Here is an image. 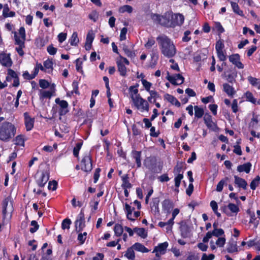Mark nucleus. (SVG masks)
<instances>
[{"mask_svg": "<svg viewBox=\"0 0 260 260\" xmlns=\"http://www.w3.org/2000/svg\"><path fill=\"white\" fill-rule=\"evenodd\" d=\"M194 116L197 118H201L204 114V110L203 108L199 107L198 106H194Z\"/></svg>", "mask_w": 260, "mask_h": 260, "instance_id": "obj_39", "label": "nucleus"}, {"mask_svg": "<svg viewBox=\"0 0 260 260\" xmlns=\"http://www.w3.org/2000/svg\"><path fill=\"white\" fill-rule=\"evenodd\" d=\"M164 99L177 107L181 106V104L178 100L175 97L169 93H166L164 95Z\"/></svg>", "mask_w": 260, "mask_h": 260, "instance_id": "obj_17", "label": "nucleus"}, {"mask_svg": "<svg viewBox=\"0 0 260 260\" xmlns=\"http://www.w3.org/2000/svg\"><path fill=\"white\" fill-rule=\"evenodd\" d=\"M81 169L86 172H89L92 169V160L90 153L85 154L81 162Z\"/></svg>", "mask_w": 260, "mask_h": 260, "instance_id": "obj_3", "label": "nucleus"}, {"mask_svg": "<svg viewBox=\"0 0 260 260\" xmlns=\"http://www.w3.org/2000/svg\"><path fill=\"white\" fill-rule=\"evenodd\" d=\"M15 44L19 46L16 48V50L20 56H23L24 52L23 49L25 47V43L23 41H21L20 38L17 36L16 32H14Z\"/></svg>", "mask_w": 260, "mask_h": 260, "instance_id": "obj_9", "label": "nucleus"}, {"mask_svg": "<svg viewBox=\"0 0 260 260\" xmlns=\"http://www.w3.org/2000/svg\"><path fill=\"white\" fill-rule=\"evenodd\" d=\"M224 47V45L221 40H219L216 42L215 45V49L216 52L223 51Z\"/></svg>", "mask_w": 260, "mask_h": 260, "instance_id": "obj_57", "label": "nucleus"}, {"mask_svg": "<svg viewBox=\"0 0 260 260\" xmlns=\"http://www.w3.org/2000/svg\"><path fill=\"white\" fill-rule=\"evenodd\" d=\"M141 151L132 150V155L134 159H135L137 168H140L141 167Z\"/></svg>", "mask_w": 260, "mask_h": 260, "instance_id": "obj_21", "label": "nucleus"}, {"mask_svg": "<svg viewBox=\"0 0 260 260\" xmlns=\"http://www.w3.org/2000/svg\"><path fill=\"white\" fill-rule=\"evenodd\" d=\"M44 68L46 69L50 70L51 71H52L53 69V61L52 60H50L49 59H47L46 60L44 61Z\"/></svg>", "mask_w": 260, "mask_h": 260, "instance_id": "obj_55", "label": "nucleus"}, {"mask_svg": "<svg viewBox=\"0 0 260 260\" xmlns=\"http://www.w3.org/2000/svg\"><path fill=\"white\" fill-rule=\"evenodd\" d=\"M245 96L246 98V101L249 102L253 104H255L256 103V99L254 98L253 94L249 91H247L245 93Z\"/></svg>", "mask_w": 260, "mask_h": 260, "instance_id": "obj_41", "label": "nucleus"}, {"mask_svg": "<svg viewBox=\"0 0 260 260\" xmlns=\"http://www.w3.org/2000/svg\"><path fill=\"white\" fill-rule=\"evenodd\" d=\"M114 232L116 236L120 237L123 232V228L121 224L116 223L114 227Z\"/></svg>", "mask_w": 260, "mask_h": 260, "instance_id": "obj_40", "label": "nucleus"}, {"mask_svg": "<svg viewBox=\"0 0 260 260\" xmlns=\"http://www.w3.org/2000/svg\"><path fill=\"white\" fill-rule=\"evenodd\" d=\"M72 221L69 218H65L63 219L61 223V228L62 230L69 229Z\"/></svg>", "mask_w": 260, "mask_h": 260, "instance_id": "obj_52", "label": "nucleus"}, {"mask_svg": "<svg viewBox=\"0 0 260 260\" xmlns=\"http://www.w3.org/2000/svg\"><path fill=\"white\" fill-rule=\"evenodd\" d=\"M0 63L3 66L9 68L12 66L13 62L10 57V54L4 52L0 53Z\"/></svg>", "mask_w": 260, "mask_h": 260, "instance_id": "obj_10", "label": "nucleus"}, {"mask_svg": "<svg viewBox=\"0 0 260 260\" xmlns=\"http://www.w3.org/2000/svg\"><path fill=\"white\" fill-rule=\"evenodd\" d=\"M155 44V41L152 38H148L147 42L145 44V47L146 49H150L151 48L152 46H153Z\"/></svg>", "mask_w": 260, "mask_h": 260, "instance_id": "obj_64", "label": "nucleus"}, {"mask_svg": "<svg viewBox=\"0 0 260 260\" xmlns=\"http://www.w3.org/2000/svg\"><path fill=\"white\" fill-rule=\"evenodd\" d=\"M229 61L239 69H243L244 64L240 61V56L238 53L233 54L229 56Z\"/></svg>", "mask_w": 260, "mask_h": 260, "instance_id": "obj_8", "label": "nucleus"}, {"mask_svg": "<svg viewBox=\"0 0 260 260\" xmlns=\"http://www.w3.org/2000/svg\"><path fill=\"white\" fill-rule=\"evenodd\" d=\"M204 123L208 128L213 127V126L215 125V123L212 120V116L208 113H206L204 116Z\"/></svg>", "mask_w": 260, "mask_h": 260, "instance_id": "obj_23", "label": "nucleus"}, {"mask_svg": "<svg viewBox=\"0 0 260 260\" xmlns=\"http://www.w3.org/2000/svg\"><path fill=\"white\" fill-rule=\"evenodd\" d=\"M143 164L151 172L156 173V158L155 156L146 157L144 160Z\"/></svg>", "mask_w": 260, "mask_h": 260, "instance_id": "obj_4", "label": "nucleus"}, {"mask_svg": "<svg viewBox=\"0 0 260 260\" xmlns=\"http://www.w3.org/2000/svg\"><path fill=\"white\" fill-rule=\"evenodd\" d=\"M134 249V248L133 247V246L128 247L126 251L124 256L129 259L134 260L135 258V253Z\"/></svg>", "mask_w": 260, "mask_h": 260, "instance_id": "obj_35", "label": "nucleus"}, {"mask_svg": "<svg viewBox=\"0 0 260 260\" xmlns=\"http://www.w3.org/2000/svg\"><path fill=\"white\" fill-rule=\"evenodd\" d=\"M49 178V174L47 172H42L40 177L37 180L38 185L41 187L45 186Z\"/></svg>", "mask_w": 260, "mask_h": 260, "instance_id": "obj_15", "label": "nucleus"}, {"mask_svg": "<svg viewBox=\"0 0 260 260\" xmlns=\"http://www.w3.org/2000/svg\"><path fill=\"white\" fill-rule=\"evenodd\" d=\"M184 21V16L180 13L171 15V23L170 27H175L176 26H181Z\"/></svg>", "mask_w": 260, "mask_h": 260, "instance_id": "obj_6", "label": "nucleus"}, {"mask_svg": "<svg viewBox=\"0 0 260 260\" xmlns=\"http://www.w3.org/2000/svg\"><path fill=\"white\" fill-rule=\"evenodd\" d=\"M30 225L34 226L33 228H30L29 229V231L31 233H35L36 232H37V231H38V230L39 228V225L36 220L31 221Z\"/></svg>", "mask_w": 260, "mask_h": 260, "instance_id": "obj_59", "label": "nucleus"}, {"mask_svg": "<svg viewBox=\"0 0 260 260\" xmlns=\"http://www.w3.org/2000/svg\"><path fill=\"white\" fill-rule=\"evenodd\" d=\"M141 82L145 89L149 92V91L151 90H150V87L152 85V83L144 79L141 80Z\"/></svg>", "mask_w": 260, "mask_h": 260, "instance_id": "obj_62", "label": "nucleus"}, {"mask_svg": "<svg viewBox=\"0 0 260 260\" xmlns=\"http://www.w3.org/2000/svg\"><path fill=\"white\" fill-rule=\"evenodd\" d=\"M123 50L125 54L127 55L128 57H134L136 55L135 52L130 50L127 46H124L123 48Z\"/></svg>", "mask_w": 260, "mask_h": 260, "instance_id": "obj_58", "label": "nucleus"}, {"mask_svg": "<svg viewBox=\"0 0 260 260\" xmlns=\"http://www.w3.org/2000/svg\"><path fill=\"white\" fill-rule=\"evenodd\" d=\"M133 247H134L135 250L142 253H147L149 251V250L147 247L142 244L138 242L135 243L133 245Z\"/></svg>", "mask_w": 260, "mask_h": 260, "instance_id": "obj_26", "label": "nucleus"}, {"mask_svg": "<svg viewBox=\"0 0 260 260\" xmlns=\"http://www.w3.org/2000/svg\"><path fill=\"white\" fill-rule=\"evenodd\" d=\"M223 90L231 98H233L236 93L234 88L226 83L223 84Z\"/></svg>", "mask_w": 260, "mask_h": 260, "instance_id": "obj_18", "label": "nucleus"}, {"mask_svg": "<svg viewBox=\"0 0 260 260\" xmlns=\"http://www.w3.org/2000/svg\"><path fill=\"white\" fill-rule=\"evenodd\" d=\"M226 250L229 253H234L237 252L238 248L237 246V242L236 241L229 242Z\"/></svg>", "mask_w": 260, "mask_h": 260, "instance_id": "obj_33", "label": "nucleus"}, {"mask_svg": "<svg viewBox=\"0 0 260 260\" xmlns=\"http://www.w3.org/2000/svg\"><path fill=\"white\" fill-rule=\"evenodd\" d=\"M185 163L183 162L177 161V164L174 168V174H181L183 171V168L185 165Z\"/></svg>", "mask_w": 260, "mask_h": 260, "instance_id": "obj_31", "label": "nucleus"}, {"mask_svg": "<svg viewBox=\"0 0 260 260\" xmlns=\"http://www.w3.org/2000/svg\"><path fill=\"white\" fill-rule=\"evenodd\" d=\"M235 183L237 185L238 187L242 188L243 189H246L247 183L246 180L238 176H234Z\"/></svg>", "mask_w": 260, "mask_h": 260, "instance_id": "obj_20", "label": "nucleus"}, {"mask_svg": "<svg viewBox=\"0 0 260 260\" xmlns=\"http://www.w3.org/2000/svg\"><path fill=\"white\" fill-rule=\"evenodd\" d=\"M79 82L76 80H74L72 82V86L73 87V90L71 91V93L73 94L75 93L76 94L80 95L78 87Z\"/></svg>", "mask_w": 260, "mask_h": 260, "instance_id": "obj_53", "label": "nucleus"}, {"mask_svg": "<svg viewBox=\"0 0 260 260\" xmlns=\"http://www.w3.org/2000/svg\"><path fill=\"white\" fill-rule=\"evenodd\" d=\"M116 63L118 68V71L119 72L120 76L125 77L127 75V69L125 66L122 62L121 60H117Z\"/></svg>", "mask_w": 260, "mask_h": 260, "instance_id": "obj_22", "label": "nucleus"}, {"mask_svg": "<svg viewBox=\"0 0 260 260\" xmlns=\"http://www.w3.org/2000/svg\"><path fill=\"white\" fill-rule=\"evenodd\" d=\"M167 74L166 79L173 85H181L184 82V78L180 74H175L173 76H171L169 72Z\"/></svg>", "mask_w": 260, "mask_h": 260, "instance_id": "obj_5", "label": "nucleus"}, {"mask_svg": "<svg viewBox=\"0 0 260 260\" xmlns=\"http://www.w3.org/2000/svg\"><path fill=\"white\" fill-rule=\"evenodd\" d=\"M258 122V116L257 115H254L249 123V128L251 129H257Z\"/></svg>", "mask_w": 260, "mask_h": 260, "instance_id": "obj_38", "label": "nucleus"}, {"mask_svg": "<svg viewBox=\"0 0 260 260\" xmlns=\"http://www.w3.org/2000/svg\"><path fill=\"white\" fill-rule=\"evenodd\" d=\"M161 53L168 58H171L176 53V47L172 41L167 36L162 35L156 38Z\"/></svg>", "mask_w": 260, "mask_h": 260, "instance_id": "obj_1", "label": "nucleus"}, {"mask_svg": "<svg viewBox=\"0 0 260 260\" xmlns=\"http://www.w3.org/2000/svg\"><path fill=\"white\" fill-rule=\"evenodd\" d=\"M6 10H7V11H9V8L7 4L5 6L4 10L3 11V15L4 17H13L15 16L16 13L14 11H10L9 13H7L6 12Z\"/></svg>", "mask_w": 260, "mask_h": 260, "instance_id": "obj_42", "label": "nucleus"}, {"mask_svg": "<svg viewBox=\"0 0 260 260\" xmlns=\"http://www.w3.org/2000/svg\"><path fill=\"white\" fill-rule=\"evenodd\" d=\"M79 42L78 38V33L75 31L73 33L71 38L69 40V42L71 46H76Z\"/></svg>", "mask_w": 260, "mask_h": 260, "instance_id": "obj_36", "label": "nucleus"}, {"mask_svg": "<svg viewBox=\"0 0 260 260\" xmlns=\"http://www.w3.org/2000/svg\"><path fill=\"white\" fill-rule=\"evenodd\" d=\"M172 12H167L164 14V15H161L162 20H161V25L163 26L169 27H170V25L171 23V20L170 19L171 18Z\"/></svg>", "mask_w": 260, "mask_h": 260, "instance_id": "obj_19", "label": "nucleus"}, {"mask_svg": "<svg viewBox=\"0 0 260 260\" xmlns=\"http://www.w3.org/2000/svg\"><path fill=\"white\" fill-rule=\"evenodd\" d=\"M169 244L167 242L159 243L157 246H155L152 251L155 253L156 257H160L159 254H164L166 253Z\"/></svg>", "mask_w": 260, "mask_h": 260, "instance_id": "obj_11", "label": "nucleus"}, {"mask_svg": "<svg viewBox=\"0 0 260 260\" xmlns=\"http://www.w3.org/2000/svg\"><path fill=\"white\" fill-rule=\"evenodd\" d=\"M251 164L249 162L245 163L243 165H239L237 167V171L239 172H245L246 173H249L251 168Z\"/></svg>", "mask_w": 260, "mask_h": 260, "instance_id": "obj_24", "label": "nucleus"}, {"mask_svg": "<svg viewBox=\"0 0 260 260\" xmlns=\"http://www.w3.org/2000/svg\"><path fill=\"white\" fill-rule=\"evenodd\" d=\"M135 210V208H132L127 203L125 204V211L126 214L127 218L131 221H135V219L132 217V212Z\"/></svg>", "mask_w": 260, "mask_h": 260, "instance_id": "obj_28", "label": "nucleus"}, {"mask_svg": "<svg viewBox=\"0 0 260 260\" xmlns=\"http://www.w3.org/2000/svg\"><path fill=\"white\" fill-rule=\"evenodd\" d=\"M237 71L235 68H231L224 72V75L228 82L233 84L236 82V78L237 77Z\"/></svg>", "mask_w": 260, "mask_h": 260, "instance_id": "obj_7", "label": "nucleus"}, {"mask_svg": "<svg viewBox=\"0 0 260 260\" xmlns=\"http://www.w3.org/2000/svg\"><path fill=\"white\" fill-rule=\"evenodd\" d=\"M87 233L84 232L83 233H79L78 235L77 240L79 241L80 245H83L86 239Z\"/></svg>", "mask_w": 260, "mask_h": 260, "instance_id": "obj_51", "label": "nucleus"}, {"mask_svg": "<svg viewBox=\"0 0 260 260\" xmlns=\"http://www.w3.org/2000/svg\"><path fill=\"white\" fill-rule=\"evenodd\" d=\"M247 80L249 83L253 87L260 89V79L256 78L251 76H248Z\"/></svg>", "mask_w": 260, "mask_h": 260, "instance_id": "obj_29", "label": "nucleus"}, {"mask_svg": "<svg viewBox=\"0 0 260 260\" xmlns=\"http://www.w3.org/2000/svg\"><path fill=\"white\" fill-rule=\"evenodd\" d=\"M52 96V92L51 91L44 90L43 91L40 96V99H50Z\"/></svg>", "mask_w": 260, "mask_h": 260, "instance_id": "obj_60", "label": "nucleus"}, {"mask_svg": "<svg viewBox=\"0 0 260 260\" xmlns=\"http://www.w3.org/2000/svg\"><path fill=\"white\" fill-rule=\"evenodd\" d=\"M159 198H154L150 204L151 211L154 215H159L160 214L159 208Z\"/></svg>", "mask_w": 260, "mask_h": 260, "instance_id": "obj_14", "label": "nucleus"}, {"mask_svg": "<svg viewBox=\"0 0 260 260\" xmlns=\"http://www.w3.org/2000/svg\"><path fill=\"white\" fill-rule=\"evenodd\" d=\"M24 124L27 131H29L32 129L34 126L35 118H31L28 112L24 113Z\"/></svg>", "mask_w": 260, "mask_h": 260, "instance_id": "obj_13", "label": "nucleus"}, {"mask_svg": "<svg viewBox=\"0 0 260 260\" xmlns=\"http://www.w3.org/2000/svg\"><path fill=\"white\" fill-rule=\"evenodd\" d=\"M173 202L170 199H165L162 202V208L164 212L169 214L174 207Z\"/></svg>", "mask_w": 260, "mask_h": 260, "instance_id": "obj_16", "label": "nucleus"}, {"mask_svg": "<svg viewBox=\"0 0 260 260\" xmlns=\"http://www.w3.org/2000/svg\"><path fill=\"white\" fill-rule=\"evenodd\" d=\"M229 180V178L228 177H225L222 179H221L217 184L216 186V190L218 192H221L223 190V186L225 184H226L228 181Z\"/></svg>", "mask_w": 260, "mask_h": 260, "instance_id": "obj_37", "label": "nucleus"}, {"mask_svg": "<svg viewBox=\"0 0 260 260\" xmlns=\"http://www.w3.org/2000/svg\"><path fill=\"white\" fill-rule=\"evenodd\" d=\"M259 181H260V176L259 175H257L251 182L250 184V188L253 190H255L256 189V187L258 185Z\"/></svg>", "mask_w": 260, "mask_h": 260, "instance_id": "obj_47", "label": "nucleus"}, {"mask_svg": "<svg viewBox=\"0 0 260 260\" xmlns=\"http://www.w3.org/2000/svg\"><path fill=\"white\" fill-rule=\"evenodd\" d=\"M151 18L154 22L161 25L162 17L161 15L156 13H151Z\"/></svg>", "mask_w": 260, "mask_h": 260, "instance_id": "obj_46", "label": "nucleus"}, {"mask_svg": "<svg viewBox=\"0 0 260 260\" xmlns=\"http://www.w3.org/2000/svg\"><path fill=\"white\" fill-rule=\"evenodd\" d=\"M134 231L137 233V235L142 238H146L147 237V232L143 228L136 227L134 228Z\"/></svg>", "mask_w": 260, "mask_h": 260, "instance_id": "obj_34", "label": "nucleus"}, {"mask_svg": "<svg viewBox=\"0 0 260 260\" xmlns=\"http://www.w3.org/2000/svg\"><path fill=\"white\" fill-rule=\"evenodd\" d=\"M23 137V136L22 135H19L16 136L14 140L15 142V144L17 145L24 146V140Z\"/></svg>", "mask_w": 260, "mask_h": 260, "instance_id": "obj_49", "label": "nucleus"}, {"mask_svg": "<svg viewBox=\"0 0 260 260\" xmlns=\"http://www.w3.org/2000/svg\"><path fill=\"white\" fill-rule=\"evenodd\" d=\"M75 223L76 230L78 232H80L85 226V218H77Z\"/></svg>", "mask_w": 260, "mask_h": 260, "instance_id": "obj_27", "label": "nucleus"}, {"mask_svg": "<svg viewBox=\"0 0 260 260\" xmlns=\"http://www.w3.org/2000/svg\"><path fill=\"white\" fill-rule=\"evenodd\" d=\"M213 236H215L216 237H219V236H222L224 234V232L222 229H215V230H213L212 232Z\"/></svg>", "mask_w": 260, "mask_h": 260, "instance_id": "obj_63", "label": "nucleus"}, {"mask_svg": "<svg viewBox=\"0 0 260 260\" xmlns=\"http://www.w3.org/2000/svg\"><path fill=\"white\" fill-rule=\"evenodd\" d=\"M121 178L122 180V188H132V184L129 182V176L128 174H125L122 176Z\"/></svg>", "mask_w": 260, "mask_h": 260, "instance_id": "obj_25", "label": "nucleus"}, {"mask_svg": "<svg viewBox=\"0 0 260 260\" xmlns=\"http://www.w3.org/2000/svg\"><path fill=\"white\" fill-rule=\"evenodd\" d=\"M16 128L12 123L5 121L0 125V140L7 142L13 138Z\"/></svg>", "mask_w": 260, "mask_h": 260, "instance_id": "obj_2", "label": "nucleus"}, {"mask_svg": "<svg viewBox=\"0 0 260 260\" xmlns=\"http://www.w3.org/2000/svg\"><path fill=\"white\" fill-rule=\"evenodd\" d=\"M133 9L132 6L126 5L120 7L119 8L118 11L120 13H124L125 12L131 13L133 12Z\"/></svg>", "mask_w": 260, "mask_h": 260, "instance_id": "obj_44", "label": "nucleus"}, {"mask_svg": "<svg viewBox=\"0 0 260 260\" xmlns=\"http://www.w3.org/2000/svg\"><path fill=\"white\" fill-rule=\"evenodd\" d=\"M83 145V141L78 142L76 143V146L73 149V155L75 157H77L79 156V151L81 149Z\"/></svg>", "mask_w": 260, "mask_h": 260, "instance_id": "obj_45", "label": "nucleus"}, {"mask_svg": "<svg viewBox=\"0 0 260 260\" xmlns=\"http://www.w3.org/2000/svg\"><path fill=\"white\" fill-rule=\"evenodd\" d=\"M183 178V172H182L181 174H177L175 177L174 182L175 186L176 188H179L180 185L181 181Z\"/></svg>", "mask_w": 260, "mask_h": 260, "instance_id": "obj_50", "label": "nucleus"}, {"mask_svg": "<svg viewBox=\"0 0 260 260\" xmlns=\"http://www.w3.org/2000/svg\"><path fill=\"white\" fill-rule=\"evenodd\" d=\"M55 102L57 104H58L60 106V109L68 108L69 104L66 101L60 100L59 98H56L55 100Z\"/></svg>", "mask_w": 260, "mask_h": 260, "instance_id": "obj_48", "label": "nucleus"}, {"mask_svg": "<svg viewBox=\"0 0 260 260\" xmlns=\"http://www.w3.org/2000/svg\"><path fill=\"white\" fill-rule=\"evenodd\" d=\"M140 103L139 104V109H141L142 112L146 111L148 112L149 111V104L148 102L143 98H139Z\"/></svg>", "mask_w": 260, "mask_h": 260, "instance_id": "obj_30", "label": "nucleus"}, {"mask_svg": "<svg viewBox=\"0 0 260 260\" xmlns=\"http://www.w3.org/2000/svg\"><path fill=\"white\" fill-rule=\"evenodd\" d=\"M179 224L181 236L183 238L188 237L190 233V226L187 224L186 222L184 220L181 221Z\"/></svg>", "mask_w": 260, "mask_h": 260, "instance_id": "obj_12", "label": "nucleus"}, {"mask_svg": "<svg viewBox=\"0 0 260 260\" xmlns=\"http://www.w3.org/2000/svg\"><path fill=\"white\" fill-rule=\"evenodd\" d=\"M231 4L232 9L235 13L239 15L241 17L244 16L243 11L240 9L239 5L237 3L231 2Z\"/></svg>", "mask_w": 260, "mask_h": 260, "instance_id": "obj_32", "label": "nucleus"}, {"mask_svg": "<svg viewBox=\"0 0 260 260\" xmlns=\"http://www.w3.org/2000/svg\"><path fill=\"white\" fill-rule=\"evenodd\" d=\"M46 42L43 38H37L35 40V45L38 48H42L45 45Z\"/></svg>", "mask_w": 260, "mask_h": 260, "instance_id": "obj_54", "label": "nucleus"}, {"mask_svg": "<svg viewBox=\"0 0 260 260\" xmlns=\"http://www.w3.org/2000/svg\"><path fill=\"white\" fill-rule=\"evenodd\" d=\"M247 213L250 214V219L249 220L250 223H253L255 228H256L258 224V221L256 220L255 214L254 212L251 213L250 211L248 210Z\"/></svg>", "mask_w": 260, "mask_h": 260, "instance_id": "obj_43", "label": "nucleus"}, {"mask_svg": "<svg viewBox=\"0 0 260 260\" xmlns=\"http://www.w3.org/2000/svg\"><path fill=\"white\" fill-rule=\"evenodd\" d=\"M94 34L91 32H88L86 36V44L88 45H91L92 44V43L94 40Z\"/></svg>", "mask_w": 260, "mask_h": 260, "instance_id": "obj_61", "label": "nucleus"}, {"mask_svg": "<svg viewBox=\"0 0 260 260\" xmlns=\"http://www.w3.org/2000/svg\"><path fill=\"white\" fill-rule=\"evenodd\" d=\"M229 209L234 213H237L239 211L238 206L233 203H229L228 205Z\"/></svg>", "mask_w": 260, "mask_h": 260, "instance_id": "obj_56", "label": "nucleus"}]
</instances>
